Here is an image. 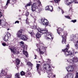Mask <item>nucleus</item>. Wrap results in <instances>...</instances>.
Wrapping results in <instances>:
<instances>
[{
    "mask_svg": "<svg viewBox=\"0 0 78 78\" xmlns=\"http://www.w3.org/2000/svg\"><path fill=\"white\" fill-rule=\"evenodd\" d=\"M37 9V12L39 13L42 10V6L38 5L37 6L36 5V4L35 3H34L31 5V9L33 12L35 11V9Z\"/></svg>",
    "mask_w": 78,
    "mask_h": 78,
    "instance_id": "nucleus-1",
    "label": "nucleus"
},
{
    "mask_svg": "<svg viewBox=\"0 0 78 78\" xmlns=\"http://www.w3.org/2000/svg\"><path fill=\"white\" fill-rule=\"evenodd\" d=\"M36 46L38 48V49H37V50L38 49V50L40 51V53H41V54H44V51H45L46 49L47 48V47H44L43 44L39 43V44H37Z\"/></svg>",
    "mask_w": 78,
    "mask_h": 78,
    "instance_id": "nucleus-2",
    "label": "nucleus"
},
{
    "mask_svg": "<svg viewBox=\"0 0 78 78\" xmlns=\"http://www.w3.org/2000/svg\"><path fill=\"white\" fill-rule=\"evenodd\" d=\"M16 35L18 37H20L21 39L23 41H27L28 38L25 35H22V29H21L18 31Z\"/></svg>",
    "mask_w": 78,
    "mask_h": 78,
    "instance_id": "nucleus-3",
    "label": "nucleus"
},
{
    "mask_svg": "<svg viewBox=\"0 0 78 78\" xmlns=\"http://www.w3.org/2000/svg\"><path fill=\"white\" fill-rule=\"evenodd\" d=\"M20 47H22L23 48V53L26 56V57H28V52H27V51H25V49L26 48V50H27V46L26 45L25 46L24 45V42H23V41H20Z\"/></svg>",
    "mask_w": 78,
    "mask_h": 78,
    "instance_id": "nucleus-4",
    "label": "nucleus"
},
{
    "mask_svg": "<svg viewBox=\"0 0 78 78\" xmlns=\"http://www.w3.org/2000/svg\"><path fill=\"white\" fill-rule=\"evenodd\" d=\"M37 30L41 33V34L42 35L43 34H47V36H50V37H51V33H48V30L47 29L44 30L43 29H41L40 28H39L37 29Z\"/></svg>",
    "mask_w": 78,
    "mask_h": 78,
    "instance_id": "nucleus-5",
    "label": "nucleus"
},
{
    "mask_svg": "<svg viewBox=\"0 0 78 78\" xmlns=\"http://www.w3.org/2000/svg\"><path fill=\"white\" fill-rule=\"evenodd\" d=\"M69 45L68 44L66 45V49L64 50H62V51L64 52V54L66 57L69 56L70 55H73V54L72 52H71L70 54H69L70 52L67 51L69 50Z\"/></svg>",
    "mask_w": 78,
    "mask_h": 78,
    "instance_id": "nucleus-6",
    "label": "nucleus"
},
{
    "mask_svg": "<svg viewBox=\"0 0 78 78\" xmlns=\"http://www.w3.org/2000/svg\"><path fill=\"white\" fill-rule=\"evenodd\" d=\"M67 61L69 64V65H73L75 63L77 62L78 61V58L76 57L73 58V60L68 59L67 60Z\"/></svg>",
    "mask_w": 78,
    "mask_h": 78,
    "instance_id": "nucleus-7",
    "label": "nucleus"
},
{
    "mask_svg": "<svg viewBox=\"0 0 78 78\" xmlns=\"http://www.w3.org/2000/svg\"><path fill=\"white\" fill-rule=\"evenodd\" d=\"M52 69L51 68L50 66V65H49V67H48V69L47 70V73H48V77L49 78H53V74L52 73Z\"/></svg>",
    "mask_w": 78,
    "mask_h": 78,
    "instance_id": "nucleus-8",
    "label": "nucleus"
},
{
    "mask_svg": "<svg viewBox=\"0 0 78 78\" xmlns=\"http://www.w3.org/2000/svg\"><path fill=\"white\" fill-rule=\"evenodd\" d=\"M11 34L9 32H8L4 38L3 39V40L5 41V42H8L11 39Z\"/></svg>",
    "mask_w": 78,
    "mask_h": 78,
    "instance_id": "nucleus-9",
    "label": "nucleus"
},
{
    "mask_svg": "<svg viewBox=\"0 0 78 78\" xmlns=\"http://www.w3.org/2000/svg\"><path fill=\"white\" fill-rule=\"evenodd\" d=\"M64 35H62V44H66V39L67 38L66 36L67 35V31H66L64 32Z\"/></svg>",
    "mask_w": 78,
    "mask_h": 78,
    "instance_id": "nucleus-10",
    "label": "nucleus"
},
{
    "mask_svg": "<svg viewBox=\"0 0 78 78\" xmlns=\"http://www.w3.org/2000/svg\"><path fill=\"white\" fill-rule=\"evenodd\" d=\"M49 65H50V66L51 67V65L50 64L46 63L44 64L43 65V67L41 69V71L44 72V71H47V69H47V67L48 66V67H49Z\"/></svg>",
    "mask_w": 78,
    "mask_h": 78,
    "instance_id": "nucleus-11",
    "label": "nucleus"
},
{
    "mask_svg": "<svg viewBox=\"0 0 78 78\" xmlns=\"http://www.w3.org/2000/svg\"><path fill=\"white\" fill-rule=\"evenodd\" d=\"M41 23H42L44 25L47 27V26H48L49 23L48 21L47 20L41 19Z\"/></svg>",
    "mask_w": 78,
    "mask_h": 78,
    "instance_id": "nucleus-12",
    "label": "nucleus"
},
{
    "mask_svg": "<svg viewBox=\"0 0 78 78\" xmlns=\"http://www.w3.org/2000/svg\"><path fill=\"white\" fill-rule=\"evenodd\" d=\"M75 68V66H69L68 67H66V69L68 72H72L73 71V69Z\"/></svg>",
    "mask_w": 78,
    "mask_h": 78,
    "instance_id": "nucleus-13",
    "label": "nucleus"
},
{
    "mask_svg": "<svg viewBox=\"0 0 78 78\" xmlns=\"http://www.w3.org/2000/svg\"><path fill=\"white\" fill-rule=\"evenodd\" d=\"M9 49L11 50V52L13 53L14 54H18L19 53V51H17L16 48L13 47L12 48H9Z\"/></svg>",
    "mask_w": 78,
    "mask_h": 78,
    "instance_id": "nucleus-14",
    "label": "nucleus"
},
{
    "mask_svg": "<svg viewBox=\"0 0 78 78\" xmlns=\"http://www.w3.org/2000/svg\"><path fill=\"white\" fill-rule=\"evenodd\" d=\"M34 24L33 26V27H31L32 28H33V29H37V24H36V23H35L36 22V19H37V17H36V16H34Z\"/></svg>",
    "mask_w": 78,
    "mask_h": 78,
    "instance_id": "nucleus-15",
    "label": "nucleus"
},
{
    "mask_svg": "<svg viewBox=\"0 0 78 78\" xmlns=\"http://www.w3.org/2000/svg\"><path fill=\"white\" fill-rule=\"evenodd\" d=\"M53 6H47L45 8V10L46 11H50L51 12L53 11Z\"/></svg>",
    "mask_w": 78,
    "mask_h": 78,
    "instance_id": "nucleus-16",
    "label": "nucleus"
},
{
    "mask_svg": "<svg viewBox=\"0 0 78 78\" xmlns=\"http://www.w3.org/2000/svg\"><path fill=\"white\" fill-rule=\"evenodd\" d=\"M65 77L66 78H73V74L72 73H67Z\"/></svg>",
    "mask_w": 78,
    "mask_h": 78,
    "instance_id": "nucleus-17",
    "label": "nucleus"
},
{
    "mask_svg": "<svg viewBox=\"0 0 78 78\" xmlns=\"http://www.w3.org/2000/svg\"><path fill=\"white\" fill-rule=\"evenodd\" d=\"M16 67H17V69H18V68L19 67V64H20V60L19 59H17L16 60Z\"/></svg>",
    "mask_w": 78,
    "mask_h": 78,
    "instance_id": "nucleus-18",
    "label": "nucleus"
},
{
    "mask_svg": "<svg viewBox=\"0 0 78 78\" xmlns=\"http://www.w3.org/2000/svg\"><path fill=\"white\" fill-rule=\"evenodd\" d=\"M1 76H7V73L4 72V71L2 70L1 72Z\"/></svg>",
    "mask_w": 78,
    "mask_h": 78,
    "instance_id": "nucleus-19",
    "label": "nucleus"
},
{
    "mask_svg": "<svg viewBox=\"0 0 78 78\" xmlns=\"http://www.w3.org/2000/svg\"><path fill=\"white\" fill-rule=\"evenodd\" d=\"M40 66V64H37V66H36V67L37 69V70L38 71V73L40 75H41V72L39 71L38 70H39V67Z\"/></svg>",
    "mask_w": 78,
    "mask_h": 78,
    "instance_id": "nucleus-20",
    "label": "nucleus"
},
{
    "mask_svg": "<svg viewBox=\"0 0 78 78\" xmlns=\"http://www.w3.org/2000/svg\"><path fill=\"white\" fill-rule=\"evenodd\" d=\"M10 0H7L6 4V5L5 6H4V9H6V7H8V4H9V3H10Z\"/></svg>",
    "mask_w": 78,
    "mask_h": 78,
    "instance_id": "nucleus-21",
    "label": "nucleus"
},
{
    "mask_svg": "<svg viewBox=\"0 0 78 78\" xmlns=\"http://www.w3.org/2000/svg\"><path fill=\"white\" fill-rule=\"evenodd\" d=\"M57 30L58 34H59V35H61V33L60 32V31H62V29H61V28H59L58 29H57Z\"/></svg>",
    "mask_w": 78,
    "mask_h": 78,
    "instance_id": "nucleus-22",
    "label": "nucleus"
},
{
    "mask_svg": "<svg viewBox=\"0 0 78 78\" xmlns=\"http://www.w3.org/2000/svg\"><path fill=\"white\" fill-rule=\"evenodd\" d=\"M69 0H65V3L67 5H69V4L71 3L70 2H69L68 3V2H69Z\"/></svg>",
    "mask_w": 78,
    "mask_h": 78,
    "instance_id": "nucleus-23",
    "label": "nucleus"
},
{
    "mask_svg": "<svg viewBox=\"0 0 78 78\" xmlns=\"http://www.w3.org/2000/svg\"><path fill=\"white\" fill-rule=\"evenodd\" d=\"M36 36L37 38H40V37H41V34H39V33H37L36 35Z\"/></svg>",
    "mask_w": 78,
    "mask_h": 78,
    "instance_id": "nucleus-24",
    "label": "nucleus"
},
{
    "mask_svg": "<svg viewBox=\"0 0 78 78\" xmlns=\"http://www.w3.org/2000/svg\"><path fill=\"white\" fill-rule=\"evenodd\" d=\"M2 45L4 47H5L6 45V46H8V45H9V43H8V42L6 43V44L5 43H2Z\"/></svg>",
    "mask_w": 78,
    "mask_h": 78,
    "instance_id": "nucleus-25",
    "label": "nucleus"
},
{
    "mask_svg": "<svg viewBox=\"0 0 78 78\" xmlns=\"http://www.w3.org/2000/svg\"><path fill=\"white\" fill-rule=\"evenodd\" d=\"M27 76H28L29 77H31V73L30 72H29L27 74Z\"/></svg>",
    "mask_w": 78,
    "mask_h": 78,
    "instance_id": "nucleus-26",
    "label": "nucleus"
},
{
    "mask_svg": "<svg viewBox=\"0 0 78 78\" xmlns=\"http://www.w3.org/2000/svg\"><path fill=\"white\" fill-rule=\"evenodd\" d=\"M31 2H30L25 5V7H27V6H31Z\"/></svg>",
    "mask_w": 78,
    "mask_h": 78,
    "instance_id": "nucleus-27",
    "label": "nucleus"
},
{
    "mask_svg": "<svg viewBox=\"0 0 78 78\" xmlns=\"http://www.w3.org/2000/svg\"><path fill=\"white\" fill-rule=\"evenodd\" d=\"M29 34H31L32 36H35V34H34V32H29Z\"/></svg>",
    "mask_w": 78,
    "mask_h": 78,
    "instance_id": "nucleus-28",
    "label": "nucleus"
},
{
    "mask_svg": "<svg viewBox=\"0 0 78 78\" xmlns=\"http://www.w3.org/2000/svg\"><path fill=\"white\" fill-rule=\"evenodd\" d=\"M20 76V73H18L15 74V76L16 77H18Z\"/></svg>",
    "mask_w": 78,
    "mask_h": 78,
    "instance_id": "nucleus-29",
    "label": "nucleus"
},
{
    "mask_svg": "<svg viewBox=\"0 0 78 78\" xmlns=\"http://www.w3.org/2000/svg\"><path fill=\"white\" fill-rule=\"evenodd\" d=\"M20 75L21 76L25 75V73L23 71H22L20 72Z\"/></svg>",
    "mask_w": 78,
    "mask_h": 78,
    "instance_id": "nucleus-30",
    "label": "nucleus"
},
{
    "mask_svg": "<svg viewBox=\"0 0 78 78\" xmlns=\"http://www.w3.org/2000/svg\"><path fill=\"white\" fill-rule=\"evenodd\" d=\"M26 24L28 25V24H29V22H28V18H27L26 20Z\"/></svg>",
    "mask_w": 78,
    "mask_h": 78,
    "instance_id": "nucleus-31",
    "label": "nucleus"
},
{
    "mask_svg": "<svg viewBox=\"0 0 78 78\" xmlns=\"http://www.w3.org/2000/svg\"><path fill=\"white\" fill-rule=\"evenodd\" d=\"M65 17L67 19H71V18L69 16H65Z\"/></svg>",
    "mask_w": 78,
    "mask_h": 78,
    "instance_id": "nucleus-32",
    "label": "nucleus"
},
{
    "mask_svg": "<svg viewBox=\"0 0 78 78\" xmlns=\"http://www.w3.org/2000/svg\"><path fill=\"white\" fill-rule=\"evenodd\" d=\"M29 15V12H27L26 14V16H27V17H28Z\"/></svg>",
    "mask_w": 78,
    "mask_h": 78,
    "instance_id": "nucleus-33",
    "label": "nucleus"
},
{
    "mask_svg": "<svg viewBox=\"0 0 78 78\" xmlns=\"http://www.w3.org/2000/svg\"><path fill=\"white\" fill-rule=\"evenodd\" d=\"M71 22H73V23H75V22H76V20H72Z\"/></svg>",
    "mask_w": 78,
    "mask_h": 78,
    "instance_id": "nucleus-34",
    "label": "nucleus"
},
{
    "mask_svg": "<svg viewBox=\"0 0 78 78\" xmlns=\"http://www.w3.org/2000/svg\"><path fill=\"white\" fill-rule=\"evenodd\" d=\"M60 0H55L54 1L55 3H58V2H59Z\"/></svg>",
    "mask_w": 78,
    "mask_h": 78,
    "instance_id": "nucleus-35",
    "label": "nucleus"
},
{
    "mask_svg": "<svg viewBox=\"0 0 78 78\" xmlns=\"http://www.w3.org/2000/svg\"><path fill=\"white\" fill-rule=\"evenodd\" d=\"M75 78H78V73L77 72L76 73V75Z\"/></svg>",
    "mask_w": 78,
    "mask_h": 78,
    "instance_id": "nucleus-36",
    "label": "nucleus"
},
{
    "mask_svg": "<svg viewBox=\"0 0 78 78\" xmlns=\"http://www.w3.org/2000/svg\"><path fill=\"white\" fill-rule=\"evenodd\" d=\"M29 63H30V62H28L27 64H29V66H33V64H32V63H30V64H29Z\"/></svg>",
    "mask_w": 78,
    "mask_h": 78,
    "instance_id": "nucleus-37",
    "label": "nucleus"
},
{
    "mask_svg": "<svg viewBox=\"0 0 78 78\" xmlns=\"http://www.w3.org/2000/svg\"><path fill=\"white\" fill-rule=\"evenodd\" d=\"M38 3H39V4H40V5H38V6H42V5L41 4V2L39 1L38 2Z\"/></svg>",
    "mask_w": 78,
    "mask_h": 78,
    "instance_id": "nucleus-38",
    "label": "nucleus"
},
{
    "mask_svg": "<svg viewBox=\"0 0 78 78\" xmlns=\"http://www.w3.org/2000/svg\"><path fill=\"white\" fill-rule=\"evenodd\" d=\"M19 23V21H16L15 23Z\"/></svg>",
    "mask_w": 78,
    "mask_h": 78,
    "instance_id": "nucleus-39",
    "label": "nucleus"
},
{
    "mask_svg": "<svg viewBox=\"0 0 78 78\" xmlns=\"http://www.w3.org/2000/svg\"><path fill=\"white\" fill-rule=\"evenodd\" d=\"M61 11H62V14H63V13H64V12L63 11V10H62V9H61Z\"/></svg>",
    "mask_w": 78,
    "mask_h": 78,
    "instance_id": "nucleus-40",
    "label": "nucleus"
},
{
    "mask_svg": "<svg viewBox=\"0 0 78 78\" xmlns=\"http://www.w3.org/2000/svg\"><path fill=\"white\" fill-rule=\"evenodd\" d=\"M2 16V15L1 14V12H0V18Z\"/></svg>",
    "mask_w": 78,
    "mask_h": 78,
    "instance_id": "nucleus-41",
    "label": "nucleus"
},
{
    "mask_svg": "<svg viewBox=\"0 0 78 78\" xmlns=\"http://www.w3.org/2000/svg\"><path fill=\"white\" fill-rule=\"evenodd\" d=\"M47 60H48V62H50V61H51V60L49 59H47Z\"/></svg>",
    "mask_w": 78,
    "mask_h": 78,
    "instance_id": "nucleus-42",
    "label": "nucleus"
},
{
    "mask_svg": "<svg viewBox=\"0 0 78 78\" xmlns=\"http://www.w3.org/2000/svg\"><path fill=\"white\" fill-rule=\"evenodd\" d=\"M47 39H50V38L48 37H47L46 38Z\"/></svg>",
    "mask_w": 78,
    "mask_h": 78,
    "instance_id": "nucleus-43",
    "label": "nucleus"
},
{
    "mask_svg": "<svg viewBox=\"0 0 78 78\" xmlns=\"http://www.w3.org/2000/svg\"><path fill=\"white\" fill-rule=\"evenodd\" d=\"M73 40V38H72V39H71V40H70V41H72Z\"/></svg>",
    "mask_w": 78,
    "mask_h": 78,
    "instance_id": "nucleus-44",
    "label": "nucleus"
},
{
    "mask_svg": "<svg viewBox=\"0 0 78 78\" xmlns=\"http://www.w3.org/2000/svg\"><path fill=\"white\" fill-rule=\"evenodd\" d=\"M53 76H54L55 78V77H56V75H53Z\"/></svg>",
    "mask_w": 78,
    "mask_h": 78,
    "instance_id": "nucleus-45",
    "label": "nucleus"
},
{
    "mask_svg": "<svg viewBox=\"0 0 78 78\" xmlns=\"http://www.w3.org/2000/svg\"><path fill=\"white\" fill-rule=\"evenodd\" d=\"M54 1H51L50 2H52V3H54Z\"/></svg>",
    "mask_w": 78,
    "mask_h": 78,
    "instance_id": "nucleus-46",
    "label": "nucleus"
},
{
    "mask_svg": "<svg viewBox=\"0 0 78 78\" xmlns=\"http://www.w3.org/2000/svg\"><path fill=\"white\" fill-rule=\"evenodd\" d=\"M35 58H36V57H37V55H35Z\"/></svg>",
    "mask_w": 78,
    "mask_h": 78,
    "instance_id": "nucleus-47",
    "label": "nucleus"
},
{
    "mask_svg": "<svg viewBox=\"0 0 78 78\" xmlns=\"http://www.w3.org/2000/svg\"><path fill=\"white\" fill-rule=\"evenodd\" d=\"M1 24V20H0V26Z\"/></svg>",
    "mask_w": 78,
    "mask_h": 78,
    "instance_id": "nucleus-48",
    "label": "nucleus"
},
{
    "mask_svg": "<svg viewBox=\"0 0 78 78\" xmlns=\"http://www.w3.org/2000/svg\"><path fill=\"white\" fill-rule=\"evenodd\" d=\"M78 53L77 52H75V54H76V53Z\"/></svg>",
    "mask_w": 78,
    "mask_h": 78,
    "instance_id": "nucleus-49",
    "label": "nucleus"
},
{
    "mask_svg": "<svg viewBox=\"0 0 78 78\" xmlns=\"http://www.w3.org/2000/svg\"><path fill=\"white\" fill-rule=\"evenodd\" d=\"M17 78H20V77H19V76L18 77H17Z\"/></svg>",
    "mask_w": 78,
    "mask_h": 78,
    "instance_id": "nucleus-50",
    "label": "nucleus"
},
{
    "mask_svg": "<svg viewBox=\"0 0 78 78\" xmlns=\"http://www.w3.org/2000/svg\"><path fill=\"white\" fill-rule=\"evenodd\" d=\"M7 30L8 31V30H9V29H8Z\"/></svg>",
    "mask_w": 78,
    "mask_h": 78,
    "instance_id": "nucleus-51",
    "label": "nucleus"
},
{
    "mask_svg": "<svg viewBox=\"0 0 78 78\" xmlns=\"http://www.w3.org/2000/svg\"><path fill=\"white\" fill-rule=\"evenodd\" d=\"M39 62V63L41 62V61H39V62Z\"/></svg>",
    "mask_w": 78,
    "mask_h": 78,
    "instance_id": "nucleus-52",
    "label": "nucleus"
},
{
    "mask_svg": "<svg viewBox=\"0 0 78 78\" xmlns=\"http://www.w3.org/2000/svg\"><path fill=\"white\" fill-rule=\"evenodd\" d=\"M5 24H4V25H3V26H5Z\"/></svg>",
    "mask_w": 78,
    "mask_h": 78,
    "instance_id": "nucleus-53",
    "label": "nucleus"
},
{
    "mask_svg": "<svg viewBox=\"0 0 78 78\" xmlns=\"http://www.w3.org/2000/svg\"><path fill=\"white\" fill-rule=\"evenodd\" d=\"M34 59H36V57H35V58H34Z\"/></svg>",
    "mask_w": 78,
    "mask_h": 78,
    "instance_id": "nucleus-54",
    "label": "nucleus"
},
{
    "mask_svg": "<svg viewBox=\"0 0 78 78\" xmlns=\"http://www.w3.org/2000/svg\"><path fill=\"white\" fill-rule=\"evenodd\" d=\"M19 11L20 12V10H19Z\"/></svg>",
    "mask_w": 78,
    "mask_h": 78,
    "instance_id": "nucleus-55",
    "label": "nucleus"
},
{
    "mask_svg": "<svg viewBox=\"0 0 78 78\" xmlns=\"http://www.w3.org/2000/svg\"><path fill=\"white\" fill-rule=\"evenodd\" d=\"M48 26H49V27H51V26L48 25Z\"/></svg>",
    "mask_w": 78,
    "mask_h": 78,
    "instance_id": "nucleus-56",
    "label": "nucleus"
},
{
    "mask_svg": "<svg viewBox=\"0 0 78 78\" xmlns=\"http://www.w3.org/2000/svg\"><path fill=\"white\" fill-rule=\"evenodd\" d=\"M58 8H59V9H60V8H59V7H58Z\"/></svg>",
    "mask_w": 78,
    "mask_h": 78,
    "instance_id": "nucleus-57",
    "label": "nucleus"
},
{
    "mask_svg": "<svg viewBox=\"0 0 78 78\" xmlns=\"http://www.w3.org/2000/svg\"><path fill=\"white\" fill-rule=\"evenodd\" d=\"M31 24H33L32 23H31Z\"/></svg>",
    "mask_w": 78,
    "mask_h": 78,
    "instance_id": "nucleus-58",
    "label": "nucleus"
},
{
    "mask_svg": "<svg viewBox=\"0 0 78 78\" xmlns=\"http://www.w3.org/2000/svg\"><path fill=\"white\" fill-rule=\"evenodd\" d=\"M28 72V71H27V72Z\"/></svg>",
    "mask_w": 78,
    "mask_h": 78,
    "instance_id": "nucleus-59",
    "label": "nucleus"
},
{
    "mask_svg": "<svg viewBox=\"0 0 78 78\" xmlns=\"http://www.w3.org/2000/svg\"><path fill=\"white\" fill-rule=\"evenodd\" d=\"M52 39H53V38L51 37Z\"/></svg>",
    "mask_w": 78,
    "mask_h": 78,
    "instance_id": "nucleus-60",
    "label": "nucleus"
},
{
    "mask_svg": "<svg viewBox=\"0 0 78 78\" xmlns=\"http://www.w3.org/2000/svg\"><path fill=\"white\" fill-rule=\"evenodd\" d=\"M62 25H64V24H63Z\"/></svg>",
    "mask_w": 78,
    "mask_h": 78,
    "instance_id": "nucleus-61",
    "label": "nucleus"
},
{
    "mask_svg": "<svg viewBox=\"0 0 78 78\" xmlns=\"http://www.w3.org/2000/svg\"><path fill=\"white\" fill-rule=\"evenodd\" d=\"M20 19H21V18H20Z\"/></svg>",
    "mask_w": 78,
    "mask_h": 78,
    "instance_id": "nucleus-62",
    "label": "nucleus"
},
{
    "mask_svg": "<svg viewBox=\"0 0 78 78\" xmlns=\"http://www.w3.org/2000/svg\"><path fill=\"white\" fill-rule=\"evenodd\" d=\"M28 70H29V69H28Z\"/></svg>",
    "mask_w": 78,
    "mask_h": 78,
    "instance_id": "nucleus-63",
    "label": "nucleus"
}]
</instances>
